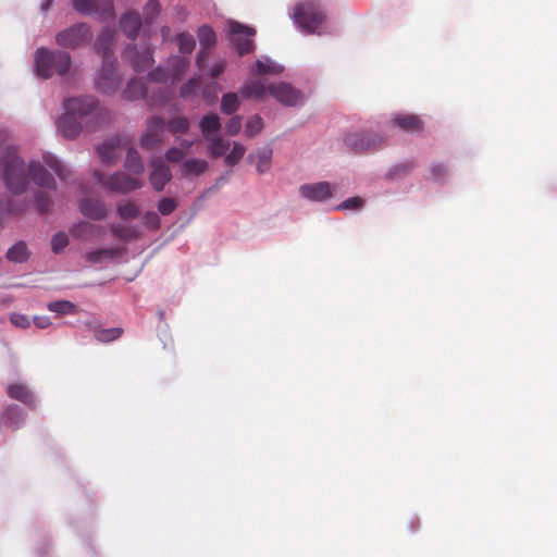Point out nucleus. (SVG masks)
<instances>
[{
    "label": "nucleus",
    "mask_w": 557,
    "mask_h": 557,
    "mask_svg": "<svg viewBox=\"0 0 557 557\" xmlns=\"http://www.w3.org/2000/svg\"><path fill=\"white\" fill-rule=\"evenodd\" d=\"M5 257L11 262H15V263H23V262H25L28 259V257H29V252H28L26 244L24 242L15 243L7 251Z\"/></svg>",
    "instance_id": "72a5a7b5"
},
{
    "label": "nucleus",
    "mask_w": 557,
    "mask_h": 557,
    "mask_svg": "<svg viewBox=\"0 0 557 557\" xmlns=\"http://www.w3.org/2000/svg\"><path fill=\"white\" fill-rule=\"evenodd\" d=\"M69 244V237L64 232L55 233L51 238V249L54 253H60Z\"/></svg>",
    "instance_id": "49530a36"
},
{
    "label": "nucleus",
    "mask_w": 557,
    "mask_h": 557,
    "mask_svg": "<svg viewBox=\"0 0 557 557\" xmlns=\"http://www.w3.org/2000/svg\"><path fill=\"white\" fill-rule=\"evenodd\" d=\"M230 152L226 150L225 154L222 157H224V162L226 165L233 166L242 160L246 152V147L238 141H230Z\"/></svg>",
    "instance_id": "2f4dec72"
},
{
    "label": "nucleus",
    "mask_w": 557,
    "mask_h": 557,
    "mask_svg": "<svg viewBox=\"0 0 557 557\" xmlns=\"http://www.w3.org/2000/svg\"><path fill=\"white\" fill-rule=\"evenodd\" d=\"M430 174L433 181L442 182L447 176V168L443 164H434L430 168Z\"/></svg>",
    "instance_id": "6e6d98bb"
},
{
    "label": "nucleus",
    "mask_w": 557,
    "mask_h": 557,
    "mask_svg": "<svg viewBox=\"0 0 557 557\" xmlns=\"http://www.w3.org/2000/svg\"><path fill=\"white\" fill-rule=\"evenodd\" d=\"M160 9L161 8L158 0H148L143 10L145 24H152L159 16Z\"/></svg>",
    "instance_id": "58836bf2"
},
{
    "label": "nucleus",
    "mask_w": 557,
    "mask_h": 557,
    "mask_svg": "<svg viewBox=\"0 0 557 557\" xmlns=\"http://www.w3.org/2000/svg\"><path fill=\"white\" fill-rule=\"evenodd\" d=\"M189 62L186 58L173 55L168 60V71L171 74L172 83L176 82L188 69Z\"/></svg>",
    "instance_id": "c85d7f7f"
},
{
    "label": "nucleus",
    "mask_w": 557,
    "mask_h": 557,
    "mask_svg": "<svg viewBox=\"0 0 557 557\" xmlns=\"http://www.w3.org/2000/svg\"><path fill=\"white\" fill-rule=\"evenodd\" d=\"M47 308L51 312H54L59 315L75 314L77 312V307L69 300H57L49 302Z\"/></svg>",
    "instance_id": "c9c22d12"
},
{
    "label": "nucleus",
    "mask_w": 557,
    "mask_h": 557,
    "mask_svg": "<svg viewBox=\"0 0 557 557\" xmlns=\"http://www.w3.org/2000/svg\"><path fill=\"white\" fill-rule=\"evenodd\" d=\"M148 79L151 83H166L171 79V74L169 73L168 69L159 66L149 72Z\"/></svg>",
    "instance_id": "09e8293b"
},
{
    "label": "nucleus",
    "mask_w": 557,
    "mask_h": 557,
    "mask_svg": "<svg viewBox=\"0 0 557 557\" xmlns=\"http://www.w3.org/2000/svg\"><path fill=\"white\" fill-rule=\"evenodd\" d=\"M201 87V82L199 78H190L186 82L180 90V95L182 98H195Z\"/></svg>",
    "instance_id": "a19ab883"
},
{
    "label": "nucleus",
    "mask_w": 557,
    "mask_h": 557,
    "mask_svg": "<svg viewBox=\"0 0 557 557\" xmlns=\"http://www.w3.org/2000/svg\"><path fill=\"white\" fill-rule=\"evenodd\" d=\"M230 41L237 50L238 55H244L253 51L255 44L252 37L256 35L255 28L230 20L226 23Z\"/></svg>",
    "instance_id": "9d476101"
},
{
    "label": "nucleus",
    "mask_w": 557,
    "mask_h": 557,
    "mask_svg": "<svg viewBox=\"0 0 557 557\" xmlns=\"http://www.w3.org/2000/svg\"><path fill=\"white\" fill-rule=\"evenodd\" d=\"M239 94L247 99H262L270 95L285 107H298L306 101L301 90L285 82L267 85L261 79H251L240 88Z\"/></svg>",
    "instance_id": "f03ea898"
},
{
    "label": "nucleus",
    "mask_w": 557,
    "mask_h": 557,
    "mask_svg": "<svg viewBox=\"0 0 557 557\" xmlns=\"http://www.w3.org/2000/svg\"><path fill=\"white\" fill-rule=\"evenodd\" d=\"M198 39L200 46L205 49L212 47L216 41L215 33L208 25H202L198 29Z\"/></svg>",
    "instance_id": "ea45409f"
},
{
    "label": "nucleus",
    "mask_w": 557,
    "mask_h": 557,
    "mask_svg": "<svg viewBox=\"0 0 557 557\" xmlns=\"http://www.w3.org/2000/svg\"><path fill=\"white\" fill-rule=\"evenodd\" d=\"M95 180L104 188L110 189L113 193L128 194L133 190L143 187V181L133 177L124 172H115L110 176H106L102 173L96 172L94 174Z\"/></svg>",
    "instance_id": "1a4fd4ad"
},
{
    "label": "nucleus",
    "mask_w": 557,
    "mask_h": 557,
    "mask_svg": "<svg viewBox=\"0 0 557 557\" xmlns=\"http://www.w3.org/2000/svg\"><path fill=\"white\" fill-rule=\"evenodd\" d=\"M123 251V247H104L86 251L83 258L90 264H100L121 256Z\"/></svg>",
    "instance_id": "412c9836"
},
{
    "label": "nucleus",
    "mask_w": 557,
    "mask_h": 557,
    "mask_svg": "<svg viewBox=\"0 0 557 557\" xmlns=\"http://www.w3.org/2000/svg\"><path fill=\"white\" fill-rule=\"evenodd\" d=\"M34 322L39 329H47L52 324L49 317H35Z\"/></svg>",
    "instance_id": "bf43d9fd"
},
{
    "label": "nucleus",
    "mask_w": 557,
    "mask_h": 557,
    "mask_svg": "<svg viewBox=\"0 0 557 557\" xmlns=\"http://www.w3.org/2000/svg\"><path fill=\"white\" fill-rule=\"evenodd\" d=\"M165 121L159 116H151L147 121V129L143 134L140 145L145 149H152L163 141Z\"/></svg>",
    "instance_id": "dca6fc26"
},
{
    "label": "nucleus",
    "mask_w": 557,
    "mask_h": 557,
    "mask_svg": "<svg viewBox=\"0 0 557 557\" xmlns=\"http://www.w3.org/2000/svg\"><path fill=\"white\" fill-rule=\"evenodd\" d=\"M79 210L84 216L96 221L103 220L108 213L103 201L91 198H83L79 201Z\"/></svg>",
    "instance_id": "aec40b11"
},
{
    "label": "nucleus",
    "mask_w": 557,
    "mask_h": 557,
    "mask_svg": "<svg viewBox=\"0 0 557 557\" xmlns=\"http://www.w3.org/2000/svg\"><path fill=\"white\" fill-rule=\"evenodd\" d=\"M176 209V202L172 198H163L158 203V210L163 215L171 214Z\"/></svg>",
    "instance_id": "864d4df0"
},
{
    "label": "nucleus",
    "mask_w": 557,
    "mask_h": 557,
    "mask_svg": "<svg viewBox=\"0 0 557 557\" xmlns=\"http://www.w3.org/2000/svg\"><path fill=\"white\" fill-rule=\"evenodd\" d=\"M272 154L273 150L270 147H263L256 152V170L259 174L270 171Z\"/></svg>",
    "instance_id": "473e14b6"
},
{
    "label": "nucleus",
    "mask_w": 557,
    "mask_h": 557,
    "mask_svg": "<svg viewBox=\"0 0 557 557\" xmlns=\"http://www.w3.org/2000/svg\"><path fill=\"white\" fill-rule=\"evenodd\" d=\"M115 38V29L112 27L103 28L96 39V50L102 54V59L115 58L112 47Z\"/></svg>",
    "instance_id": "4be33fe9"
},
{
    "label": "nucleus",
    "mask_w": 557,
    "mask_h": 557,
    "mask_svg": "<svg viewBox=\"0 0 557 557\" xmlns=\"http://www.w3.org/2000/svg\"><path fill=\"white\" fill-rule=\"evenodd\" d=\"M293 18L306 34L322 35L325 32V15L314 1L298 3L294 9Z\"/></svg>",
    "instance_id": "39448f33"
},
{
    "label": "nucleus",
    "mask_w": 557,
    "mask_h": 557,
    "mask_svg": "<svg viewBox=\"0 0 557 557\" xmlns=\"http://www.w3.org/2000/svg\"><path fill=\"white\" fill-rule=\"evenodd\" d=\"M0 172L5 187L14 195L26 191L29 184L27 163L13 145L1 147Z\"/></svg>",
    "instance_id": "7ed1b4c3"
},
{
    "label": "nucleus",
    "mask_w": 557,
    "mask_h": 557,
    "mask_svg": "<svg viewBox=\"0 0 557 557\" xmlns=\"http://www.w3.org/2000/svg\"><path fill=\"white\" fill-rule=\"evenodd\" d=\"M151 166L152 171L149 176L150 184L154 190L160 191L171 180L170 168L160 159L153 160Z\"/></svg>",
    "instance_id": "6ab92c4d"
},
{
    "label": "nucleus",
    "mask_w": 557,
    "mask_h": 557,
    "mask_svg": "<svg viewBox=\"0 0 557 557\" xmlns=\"http://www.w3.org/2000/svg\"><path fill=\"white\" fill-rule=\"evenodd\" d=\"M201 134L208 143V153L212 158H220L225 154L230 149V141L222 138L220 135L221 120L214 114L210 113L201 117L199 122Z\"/></svg>",
    "instance_id": "0eeeda50"
},
{
    "label": "nucleus",
    "mask_w": 557,
    "mask_h": 557,
    "mask_svg": "<svg viewBox=\"0 0 557 557\" xmlns=\"http://www.w3.org/2000/svg\"><path fill=\"white\" fill-rule=\"evenodd\" d=\"M344 143L349 149L363 152L380 148L384 143V137L373 131H357L347 134Z\"/></svg>",
    "instance_id": "9b49d317"
},
{
    "label": "nucleus",
    "mask_w": 557,
    "mask_h": 557,
    "mask_svg": "<svg viewBox=\"0 0 557 557\" xmlns=\"http://www.w3.org/2000/svg\"><path fill=\"white\" fill-rule=\"evenodd\" d=\"M193 145H194V140L180 139V149H182L184 152L189 150Z\"/></svg>",
    "instance_id": "680f3d73"
},
{
    "label": "nucleus",
    "mask_w": 557,
    "mask_h": 557,
    "mask_svg": "<svg viewBox=\"0 0 557 557\" xmlns=\"http://www.w3.org/2000/svg\"><path fill=\"white\" fill-rule=\"evenodd\" d=\"M208 169V162L202 159L190 158L185 160L181 165L182 174L188 175H200Z\"/></svg>",
    "instance_id": "c756f323"
},
{
    "label": "nucleus",
    "mask_w": 557,
    "mask_h": 557,
    "mask_svg": "<svg viewBox=\"0 0 557 557\" xmlns=\"http://www.w3.org/2000/svg\"><path fill=\"white\" fill-rule=\"evenodd\" d=\"M63 114L58 117V132L66 139H75L84 131L94 132L109 121V112L94 96H76L63 101Z\"/></svg>",
    "instance_id": "f257e3e1"
},
{
    "label": "nucleus",
    "mask_w": 557,
    "mask_h": 557,
    "mask_svg": "<svg viewBox=\"0 0 557 557\" xmlns=\"http://www.w3.org/2000/svg\"><path fill=\"white\" fill-rule=\"evenodd\" d=\"M10 321L12 322L13 325L21 329H26L30 325L29 318L21 313H12L10 317Z\"/></svg>",
    "instance_id": "4d7b16f0"
},
{
    "label": "nucleus",
    "mask_w": 557,
    "mask_h": 557,
    "mask_svg": "<svg viewBox=\"0 0 557 557\" xmlns=\"http://www.w3.org/2000/svg\"><path fill=\"white\" fill-rule=\"evenodd\" d=\"M184 156H185V152L182 149L172 147L166 151L165 159L169 162L175 163V162L181 161L184 158Z\"/></svg>",
    "instance_id": "13d9d810"
},
{
    "label": "nucleus",
    "mask_w": 557,
    "mask_h": 557,
    "mask_svg": "<svg viewBox=\"0 0 557 557\" xmlns=\"http://www.w3.org/2000/svg\"><path fill=\"white\" fill-rule=\"evenodd\" d=\"M53 0H42L40 4V9L42 12H47L51 7Z\"/></svg>",
    "instance_id": "e2e57ef3"
},
{
    "label": "nucleus",
    "mask_w": 557,
    "mask_h": 557,
    "mask_svg": "<svg viewBox=\"0 0 557 557\" xmlns=\"http://www.w3.org/2000/svg\"><path fill=\"white\" fill-rule=\"evenodd\" d=\"M224 69H225V62L224 61L218 62L210 69V76L218 77L221 73H223Z\"/></svg>",
    "instance_id": "052dcab7"
},
{
    "label": "nucleus",
    "mask_w": 557,
    "mask_h": 557,
    "mask_svg": "<svg viewBox=\"0 0 557 557\" xmlns=\"http://www.w3.org/2000/svg\"><path fill=\"white\" fill-rule=\"evenodd\" d=\"M393 123L407 132H414L421 127V120L413 114H397L393 119Z\"/></svg>",
    "instance_id": "7c9ffc66"
},
{
    "label": "nucleus",
    "mask_w": 557,
    "mask_h": 557,
    "mask_svg": "<svg viewBox=\"0 0 557 557\" xmlns=\"http://www.w3.org/2000/svg\"><path fill=\"white\" fill-rule=\"evenodd\" d=\"M121 30L129 38L135 39L141 27V17L135 11H127L120 17Z\"/></svg>",
    "instance_id": "5701e85b"
},
{
    "label": "nucleus",
    "mask_w": 557,
    "mask_h": 557,
    "mask_svg": "<svg viewBox=\"0 0 557 557\" xmlns=\"http://www.w3.org/2000/svg\"><path fill=\"white\" fill-rule=\"evenodd\" d=\"M242 129V117L239 115H235L228 120L226 123V133L230 136L237 135Z\"/></svg>",
    "instance_id": "5fc2aeb1"
},
{
    "label": "nucleus",
    "mask_w": 557,
    "mask_h": 557,
    "mask_svg": "<svg viewBox=\"0 0 557 557\" xmlns=\"http://www.w3.org/2000/svg\"><path fill=\"white\" fill-rule=\"evenodd\" d=\"M125 168L136 175H141L144 173V163L139 153L134 149H128L126 159H125Z\"/></svg>",
    "instance_id": "f704fd0d"
},
{
    "label": "nucleus",
    "mask_w": 557,
    "mask_h": 557,
    "mask_svg": "<svg viewBox=\"0 0 557 557\" xmlns=\"http://www.w3.org/2000/svg\"><path fill=\"white\" fill-rule=\"evenodd\" d=\"M110 230L114 237L125 244L139 237L138 228L129 224L113 223Z\"/></svg>",
    "instance_id": "bb28decb"
},
{
    "label": "nucleus",
    "mask_w": 557,
    "mask_h": 557,
    "mask_svg": "<svg viewBox=\"0 0 557 557\" xmlns=\"http://www.w3.org/2000/svg\"><path fill=\"white\" fill-rule=\"evenodd\" d=\"M180 51L184 54H189L196 45L195 38L189 33H182L177 36Z\"/></svg>",
    "instance_id": "c03bdc74"
},
{
    "label": "nucleus",
    "mask_w": 557,
    "mask_h": 557,
    "mask_svg": "<svg viewBox=\"0 0 557 557\" xmlns=\"http://www.w3.org/2000/svg\"><path fill=\"white\" fill-rule=\"evenodd\" d=\"M5 423L10 426H17L24 419L22 409L18 406H10L4 412Z\"/></svg>",
    "instance_id": "79ce46f5"
},
{
    "label": "nucleus",
    "mask_w": 557,
    "mask_h": 557,
    "mask_svg": "<svg viewBox=\"0 0 557 557\" xmlns=\"http://www.w3.org/2000/svg\"><path fill=\"white\" fill-rule=\"evenodd\" d=\"M71 236L79 242H95L101 239L107 231L103 225L87 221L74 223L69 230Z\"/></svg>",
    "instance_id": "2eb2a0df"
},
{
    "label": "nucleus",
    "mask_w": 557,
    "mask_h": 557,
    "mask_svg": "<svg viewBox=\"0 0 557 557\" xmlns=\"http://www.w3.org/2000/svg\"><path fill=\"white\" fill-rule=\"evenodd\" d=\"M262 127V119L259 115H253L247 120L245 133L248 137H253L261 132Z\"/></svg>",
    "instance_id": "a18cd8bd"
},
{
    "label": "nucleus",
    "mask_w": 557,
    "mask_h": 557,
    "mask_svg": "<svg viewBox=\"0 0 557 557\" xmlns=\"http://www.w3.org/2000/svg\"><path fill=\"white\" fill-rule=\"evenodd\" d=\"M205 58L203 53L201 52L199 55H198V59H197V64L198 66L201 69L202 67V59Z\"/></svg>",
    "instance_id": "69168bd1"
},
{
    "label": "nucleus",
    "mask_w": 557,
    "mask_h": 557,
    "mask_svg": "<svg viewBox=\"0 0 557 557\" xmlns=\"http://www.w3.org/2000/svg\"><path fill=\"white\" fill-rule=\"evenodd\" d=\"M284 71V66L269 58L268 55H260L255 63L251 72L256 75H277Z\"/></svg>",
    "instance_id": "b1692460"
},
{
    "label": "nucleus",
    "mask_w": 557,
    "mask_h": 557,
    "mask_svg": "<svg viewBox=\"0 0 557 557\" xmlns=\"http://www.w3.org/2000/svg\"><path fill=\"white\" fill-rule=\"evenodd\" d=\"M364 200L360 197H351L341 202L337 210H359L363 207Z\"/></svg>",
    "instance_id": "8fccbe9b"
},
{
    "label": "nucleus",
    "mask_w": 557,
    "mask_h": 557,
    "mask_svg": "<svg viewBox=\"0 0 557 557\" xmlns=\"http://www.w3.org/2000/svg\"><path fill=\"white\" fill-rule=\"evenodd\" d=\"M121 333L120 329H103L97 331L95 336L99 342L108 343L120 337Z\"/></svg>",
    "instance_id": "de8ad7c7"
},
{
    "label": "nucleus",
    "mask_w": 557,
    "mask_h": 557,
    "mask_svg": "<svg viewBox=\"0 0 557 557\" xmlns=\"http://www.w3.org/2000/svg\"><path fill=\"white\" fill-rule=\"evenodd\" d=\"M51 206L50 197L44 191H37L35 195V207L40 212H47Z\"/></svg>",
    "instance_id": "3c124183"
},
{
    "label": "nucleus",
    "mask_w": 557,
    "mask_h": 557,
    "mask_svg": "<svg viewBox=\"0 0 557 557\" xmlns=\"http://www.w3.org/2000/svg\"><path fill=\"white\" fill-rule=\"evenodd\" d=\"M203 97H205V99H207V98H208V90H206V91L203 92Z\"/></svg>",
    "instance_id": "338daca9"
},
{
    "label": "nucleus",
    "mask_w": 557,
    "mask_h": 557,
    "mask_svg": "<svg viewBox=\"0 0 557 557\" xmlns=\"http://www.w3.org/2000/svg\"><path fill=\"white\" fill-rule=\"evenodd\" d=\"M239 107L238 98L236 94L230 92L222 97L221 110L225 114H232Z\"/></svg>",
    "instance_id": "37998d69"
},
{
    "label": "nucleus",
    "mask_w": 557,
    "mask_h": 557,
    "mask_svg": "<svg viewBox=\"0 0 557 557\" xmlns=\"http://www.w3.org/2000/svg\"><path fill=\"white\" fill-rule=\"evenodd\" d=\"M143 223L145 226H147L150 230H158L160 227V218L159 215L153 211H147L143 215Z\"/></svg>",
    "instance_id": "603ef678"
},
{
    "label": "nucleus",
    "mask_w": 557,
    "mask_h": 557,
    "mask_svg": "<svg viewBox=\"0 0 557 557\" xmlns=\"http://www.w3.org/2000/svg\"><path fill=\"white\" fill-rule=\"evenodd\" d=\"M116 210L117 214L123 220L135 219L139 214L137 206L129 200H123L119 202Z\"/></svg>",
    "instance_id": "4c0bfd02"
},
{
    "label": "nucleus",
    "mask_w": 557,
    "mask_h": 557,
    "mask_svg": "<svg viewBox=\"0 0 557 557\" xmlns=\"http://www.w3.org/2000/svg\"><path fill=\"white\" fill-rule=\"evenodd\" d=\"M122 75L115 58L102 59V65L95 78L96 88L104 95L114 94L121 84Z\"/></svg>",
    "instance_id": "6e6552de"
},
{
    "label": "nucleus",
    "mask_w": 557,
    "mask_h": 557,
    "mask_svg": "<svg viewBox=\"0 0 557 557\" xmlns=\"http://www.w3.org/2000/svg\"><path fill=\"white\" fill-rule=\"evenodd\" d=\"M47 168L53 171L61 181L67 180L72 173L54 154L44 153L41 160H30L27 163L29 178L40 188L51 190L57 188V182Z\"/></svg>",
    "instance_id": "20e7f679"
},
{
    "label": "nucleus",
    "mask_w": 557,
    "mask_h": 557,
    "mask_svg": "<svg viewBox=\"0 0 557 557\" xmlns=\"http://www.w3.org/2000/svg\"><path fill=\"white\" fill-rule=\"evenodd\" d=\"M26 202L15 201L9 195L0 196V224L11 215H17L24 212Z\"/></svg>",
    "instance_id": "393cba45"
},
{
    "label": "nucleus",
    "mask_w": 557,
    "mask_h": 557,
    "mask_svg": "<svg viewBox=\"0 0 557 557\" xmlns=\"http://www.w3.org/2000/svg\"><path fill=\"white\" fill-rule=\"evenodd\" d=\"M334 188L329 182L308 183L299 186V195L312 202H324L333 197Z\"/></svg>",
    "instance_id": "f3484780"
},
{
    "label": "nucleus",
    "mask_w": 557,
    "mask_h": 557,
    "mask_svg": "<svg viewBox=\"0 0 557 557\" xmlns=\"http://www.w3.org/2000/svg\"><path fill=\"white\" fill-rule=\"evenodd\" d=\"M91 40L90 27L85 23L72 25L55 36V41L59 46L64 48H77Z\"/></svg>",
    "instance_id": "f8f14e48"
},
{
    "label": "nucleus",
    "mask_w": 557,
    "mask_h": 557,
    "mask_svg": "<svg viewBox=\"0 0 557 557\" xmlns=\"http://www.w3.org/2000/svg\"><path fill=\"white\" fill-rule=\"evenodd\" d=\"M165 102V97L162 96V98L160 100H151L149 103L152 104V106H159V104H162Z\"/></svg>",
    "instance_id": "0e129e2a"
},
{
    "label": "nucleus",
    "mask_w": 557,
    "mask_h": 557,
    "mask_svg": "<svg viewBox=\"0 0 557 557\" xmlns=\"http://www.w3.org/2000/svg\"><path fill=\"white\" fill-rule=\"evenodd\" d=\"M148 94V89L145 83L138 78H132L128 81L126 87L122 92V98L124 100H137L141 98H146Z\"/></svg>",
    "instance_id": "a878e982"
},
{
    "label": "nucleus",
    "mask_w": 557,
    "mask_h": 557,
    "mask_svg": "<svg viewBox=\"0 0 557 557\" xmlns=\"http://www.w3.org/2000/svg\"><path fill=\"white\" fill-rule=\"evenodd\" d=\"M123 140L121 137L115 136L107 139L97 148V153L103 163L114 162L122 153Z\"/></svg>",
    "instance_id": "a211bd4d"
},
{
    "label": "nucleus",
    "mask_w": 557,
    "mask_h": 557,
    "mask_svg": "<svg viewBox=\"0 0 557 557\" xmlns=\"http://www.w3.org/2000/svg\"><path fill=\"white\" fill-rule=\"evenodd\" d=\"M165 127H168L172 134H185L190 127V122L185 116H175L169 120L168 123L165 122Z\"/></svg>",
    "instance_id": "e433bc0d"
},
{
    "label": "nucleus",
    "mask_w": 557,
    "mask_h": 557,
    "mask_svg": "<svg viewBox=\"0 0 557 557\" xmlns=\"http://www.w3.org/2000/svg\"><path fill=\"white\" fill-rule=\"evenodd\" d=\"M71 65V57L64 51H50L38 48L35 53V66L38 76L49 78L53 74H65Z\"/></svg>",
    "instance_id": "423d86ee"
},
{
    "label": "nucleus",
    "mask_w": 557,
    "mask_h": 557,
    "mask_svg": "<svg viewBox=\"0 0 557 557\" xmlns=\"http://www.w3.org/2000/svg\"><path fill=\"white\" fill-rule=\"evenodd\" d=\"M123 58L136 72H143L153 63L152 51L147 46L140 48L137 46H127L123 52Z\"/></svg>",
    "instance_id": "4468645a"
},
{
    "label": "nucleus",
    "mask_w": 557,
    "mask_h": 557,
    "mask_svg": "<svg viewBox=\"0 0 557 557\" xmlns=\"http://www.w3.org/2000/svg\"><path fill=\"white\" fill-rule=\"evenodd\" d=\"M74 9L83 15H96L100 21L114 18L112 0H73Z\"/></svg>",
    "instance_id": "ddd939ff"
},
{
    "label": "nucleus",
    "mask_w": 557,
    "mask_h": 557,
    "mask_svg": "<svg viewBox=\"0 0 557 557\" xmlns=\"http://www.w3.org/2000/svg\"><path fill=\"white\" fill-rule=\"evenodd\" d=\"M7 393L11 398L20 400L28 406H32L35 401L33 393L23 384L9 385Z\"/></svg>",
    "instance_id": "cd10ccee"
}]
</instances>
